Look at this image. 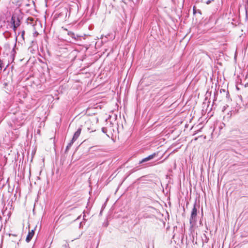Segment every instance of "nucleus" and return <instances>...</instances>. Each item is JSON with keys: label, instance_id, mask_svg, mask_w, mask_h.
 Returning a JSON list of instances; mask_svg holds the SVG:
<instances>
[{"label": "nucleus", "instance_id": "2", "mask_svg": "<svg viewBox=\"0 0 248 248\" xmlns=\"http://www.w3.org/2000/svg\"><path fill=\"white\" fill-rule=\"evenodd\" d=\"M27 22L28 24H30L33 27L34 30L35 32H37L39 27H41V25L39 22L37 20L31 17H29L27 18Z\"/></svg>", "mask_w": 248, "mask_h": 248}, {"label": "nucleus", "instance_id": "4", "mask_svg": "<svg viewBox=\"0 0 248 248\" xmlns=\"http://www.w3.org/2000/svg\"><path fill=\"white\" fill-rule=\"evenodd\" d=\"M197 215V209L196 207V205L195 204L194 205V207L192 209V212L191 213V216H190V222L196 221Z\"/></svg>", "mask_w": 248, "mask_h": 248}, {"label": "nucleus", "instance_id": "10", "mask_svg": "<svg viewBox=\"0 0 248 248\" xmlns=\"http://www.w3.org/2000/svg\"><path fill=\"white\" fill-rule=\"evenodd\" d=\"M149 160H149L148 157H145V158L142 159V160L140 162V163H142L143 162H146Z\"/></svg>", "mask_w": 248, "mask_h": 248}, {"label": "nucleus", "instance_id": "7", "mask_svg": "<svg viewBox=\"0 0 248 248\" xmlns=\"http://www.w3.org/2000/svg\"><path fill=\"white\" fill-rule=\"evenodd\" d=\"M68 34L75 40H78L79 38V37L76 35L73 32L69 31L68 32Z\"/></svg>", "mask_w": 248, "mask_h": 248}, {"label": "nucleus", "instance_id": "5", "mask_svg": "<svg viewBox=\"0 0 248 248\" xmlns=\"http://www.w3.org/2000/svg\"><path fill=\"white\" fill-rule=\"evenodd\" d=\"M81 131V128H78V130L75 133L74 136L73 137V139L72 140V142H74L75 140H77V139L78 138V137L79 136Z\"/></svg>", "mask_w": 248, "mask_h": 248}, {"label": "nucleus", "instance_id": "3", "mask_svg": "<svg viewBox=\"0 0 248 248\" xmlns=\"http://www.w3.org/2000/svg\"><path fill=\"white\" fill-rule=\"evenodd\" d=\"M21 18L17 15L16 13H15L11 19L12 23L13 26V29L16 31L17 27H18L21 23Z\"/></svg>", "mask_w": 248, "mask_h": 248}, {"label": "nucleus", "instance_id": "1", "mask_svg": "<svg viewBox=\"0 0 248 248\" xmlns=\"http://www.w3.org/2000/svg\"><path fill=\"white\" fill-rule=\"evenodd\" d=\"M70 12L66 8H62L56 15L55 18L60 22H64L69 19Z\"/></svg>", "mask_w": 248, "mask_h": 248}, {"label": "nucleus", "instance_id": "9", "mask_svg": "<svg viewBox=\"0 0 248 248\" xmlns=\"http://www.w3.org/2000/svg\"><path fill=\"white\" fill-rule=\"evenodd\" d=\"M246 16H248V0L247 2V4L246 5Z\"/></svg>", "mask_w": 248, "mask_h": 248}, {"label": "nucleus", "instance_id": "11", "mask_svg": "<svg viewBox=\"0 0 248 248\" xmlns=\"http://www.w3.org/2000/svg\"><path fill=\"white\" fill-rule=\"evenodd\" d=\"M3 62L0 59V70H1L3 68Z\"/></svg>", "mask_w": 248, "mask_h": 248}, {"label": "nucleus", "instance_id": "6", "mask_svg": "<svg viewBox=\"0 0 248 248\" xmlns=\"http://www.w3.org/2000/svg\"><path fill=\"white\" fill-rule=\"evenodd\" d=\"M34 234V231L32 230L31 231H29L28 234L26 238V241L27 242H29L31 241V240L32 239L33 236Z\"/></svg>", "mask_w": 248, "mask_h": 248}, {"label": "nucleus", "instance_id": "13", "mask_svg": "<svg viewBox=\"0 0 248 248\" xmlns=\"http://www.w3.org/2000/svg\"><path fill=\"white\" fill-rule=\"evenodd\" d=\"M209 2H210V1H209V0L207 1V4H208Z\"/></svg>", "mask_w": 248, "mask_h": 248}, {"label": "nucleus", "instance_id": "12", "mask_svg": "<svg viewBox=\"0 0 248 248\" xmlns=\"http://www.w3.org/2000/svg\"><path fill=\"white\" fill-rule=\"evenodd\" d=\"M24 33H25V31H23L22 32V38L24 39Z\"/></svg>", "mask_w": 248, "mask_h": 248}, {"label": "nucleus", "instance_id": "8", "mask_svg": "<svg viewBox=\"0 0 248 248\" xmlns=\"http://www.w3.org/2000/svg\"><path fill=\"white\" fill-rule=\"evenodd\" d=\"M156 155V154L155 153L149 155L148 157L149 160H151V159H153L154 157H155Z\"/></svg>", "mask_w": 248, "mask_h": 248}]
</instances>
